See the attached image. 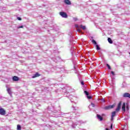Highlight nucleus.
<instances>
[{
  "instance_id": "1",
  "label": "nucleus",
  "mask_w": 130,
  "mask_h": 130,
  "mask_svg": "<svg viewBox=\"0 0 130 130\" xmlns=\"http://www.w3.org/2000/svg\"><path fill=\"white\" fill-rule=\"evenodd\" d=\"M59 15L61 16L62 18H68V14L64 12H60L59 13Z\"/></svg>"
},
{
  "instance_id": "2",
  "label": "nucleus",
  "mask_w": 130,
  "mask_h": 130,
  "mask_svg": "<svg viewBox=\"0 0 130 130\" xmlns=\"http://www.w3.org/2000/svg\"><path fill=\"white\" fill-rule=\"evenodd\" d=\"M114 105H109L108 106H106L104 107V109H105V110H109V109H112V108H114Z\"/></svg>"
},
{
  "instance_id": "3",
  "label": "nucleus",
  "mask_w": 130,
  "mask_h": 130,
  "mask_svg": "<svg viewBox=\"0 0 130 130\" xmlns=\"http://www.w3.org/2000/svg\"><path fill=\"white\" fill-rule=\"evenodd\" d=\"M53 60L55 62H57L58 61H60L61 60V59H60V57H59V56H57V57H55L54 58H53Z\"/></svg>"
},
{
  "instance_id": "4",
  "label": "nucleus",
  "mask_w": 130,
  "mask_h": 130,
  "mask_svg": "<svg viewBox=\"0 0 130 130\" xmlns=\"http://www.w3.org/2000/svg\"><path fill=\"white\" fill-rule=\"evenodd\" d=\"M0 115H6V110L3 108H0Z\"/></svg>"
},
{
  "instance_id": "5",
  "label": "nucleus",
  "mask_w": 130,
  "mask_h": 130,
  "mask_svg": "<svg viewBox=\"0 0 130 130\" xmlns=\"http://www.w3.org/2000/svg\"><path fill=\"white\" fill-rule=\"evenodd\" d=\"M7 88V91L8 93V94H9V95H10V96H12V88H11V87H9L8 86H6Z\"/></svg>"
},
{
  "instance_id": "6",
  "label": "nucleus",
  "mask_w": 130,
  "mask_h": 130,
  "mask_svg": "<svg viewBox=\"0 0 130 130\" xmlns=\"http://www.w3.org/2000/svg\"><path fill=\"white\" fill-rule=\"evenodd\" d=\"M120 108H121V102H120L118 104L117 108L116 109V111H119V110H120Z\"/></svg>"
},
{
  "instance_id": "7",
  "label": "nucleus",
  "mask_w": 130,
  "mask_h": 130,
  "mask_svg": "<svg viewBox=\"0 0 130 130\" xmlns=\"http://www.w3.org/2000/svg\"><path fill=\"white\" fill-rule=\"evenodd\" d=\"M123 97L124 98H129L130 99V94L128 92H125L123 94Z\"/></svg>"
},
{
  "instance_id": "8",
  "label": "nucleus",
  "mask_w": 130,
  "mask_h": 130,
  "mask_svg": "<svg viewBox=\"0 0 130 130\" xmlns=\"http://www.w3.org/2000/svg\"><path fill=\"white\" fill-rule=\"evenodd\" d=\"M12 80L14 82H17V81H19V78L18 77L15 76L12 77Z\"/></svg>"
},
{
  "instance_id": "9",
  "label": "nucleus",
  "mask_w": 130,
  "mask_h": 130,
  "mask_svg": "<svg viewBox=\"0 0 130 130\" xmlns=\"http://www.w3.org/2000/svg\"><path fill=\"white\" fill-rule=\"evenodd\" d=\"M58 70L60 71V73H67V71H66V69L63 68H59Z\"/></svg>"
},
{
  "instance_id": "10",
  "label": "nucleus",
  "mask_w": 130,
  "mask_h": 130,
  "mask_svg": "<svg viewBox=\"0 0 130 130\" xmlns=\"http://www.w3.org/2000/svg\"><path fill=\"white\" fill-rule=\"evenodd\" d=\"M37 77H40V74L37 72L35 74H34L32 76V79H34L35 78H37Z\"/></svg>"
},
{
  "instance_id": "11",
  "label": "nucleus",
  "mask_w": 130,
  "mask_h": 130,
  "mask_svg": "<svg viewBox=\"0 0 130 130\" xmlns=\"http://www.w3.org/2000/svg\"><path fill=\"white\" fill-rule=\"evenodd\" d=\"M115 115H116V112L114 111L112 113V115H111V121H112V120H113V118L114 117V116H115Z\"/></svg>"
},
{
  "instance_id": "12",
  "label": "nucleus",
  "mask_w": 130,
  "mask_h": 130,
  "mask_svg": "<svg viewBox=\"0 0 130 130\" xmlns=\"http://www.w3.org/2000/svg\"><path fill=\"white\" fill-rule=\"evenodd\" d=\"M64 3L66 5H72V3L70 2V0H64Z\"/></svg>"
},
{
  "instance_id": "13",
  "label": "nucleus",
  "mask_w": 130,
  "mask_h": 130,
  "mask_svg": "<svg viewBox=\"0 0 130 130\" xmlns=\"http://www.w3.org/2000/svg\"><path fill=\"white\" fill-rule=\"evenodd\" d=\"M96 116H97L98 119H99L100 121H102V120H103V117H102L100 115L97 114Z\"/></svg>"
},
{
  "instance_id": "14",
  "label": "nucleus",
  "mask_w": 130,
  "mask_h": 130,
  "mask_svg": "<svg viewBox=\"0 0 130 130\" xmlns=\"http://www.w3.org/2000/svg\"><path fill=\"white\" fill-rule=\"evenodd\" d=\"M122 110L123 112H125V103H123L122 106Z\"/></svg>"
},
{
  "instance_id": "15",
  "label": "nucleus",
  "mask_w": 130,
  "mask_h": 130,
  "mask_svg": "<svg viewBox=\"0 0 130 130\" xmlns=\"http://www.w3.org/2000/svg\"><path fill=\"white\" fill-rule=\"evenodd\" d=\"M108 41L110 44H112L113 43V41H112V40H111V38H108Z\"/></svg>"
},
{
  "instance_id": "16",
  "label": "nucleus",
  "mask_w": 130,
  "mask_h": 130,
  "mask_svg": "<svg viewBox=\"0 0 130 130\" xmlns=\"http://www.w3.org/2000/svg\"><path fill=\"white\" fill-rule=\"evenodd\" d=\"M80 28H81V29H83V30H86V26H83L82 25H79Z\"/></svg>"
},
{
  "instance_id": "17",
  "label": "nucleus",
  "mask_w": 130,
  "mask_h": 130,
  "mask_svg": "<svg viewBox=\"0 0 130 130\" xmlns=\"http://www.w3.org/2000/svg\"><path fill=\"white\" fill-rule=\"evenodd\" d=\"M77 124H80L77 123V122L75 123H73V124H72V127H73V128H75L76 127V126H77Z\"/></svg>"
},
{
  "instance_id": "18",
  "label": "nucleus",
  "mask_w": 130,
  "mask_h": 130,
  "mask_svg": "<svg viewBox=\"0 0 130 130\" xmlns=\"http://www.w3.org/2000/svg\"><path fill=\"white\" fill-rule=\"evenodd\" d=\"M92 43L94 44V45H97V42L95 41L94 40H92Z\"/></svg>"
},
{
  "instance_id": "19",
  "label": "nucleus",
  "mask_w": 130,
  "mask_h": 130,
  "mask_svg": "<svg viewBox=\"0 0 130 130\" xmlns=\"http://www.w3.org/2000/svg\"><path fill=\"white\" fill-rule=\"evenodd\" d=\"M72 107L73 108V110H79V107H78L73 106Z\"/></svg>"
},
{
  "instance_id": "20",
  "label": "nucleus",
  "mask_w": 130,
  "mask_h": 130,
  "mask_svg": "<svg viewBox=\"0 0 130 130\" xmlns=\"http://www.w3.org/2000/svg\"><path fill=\"white\" fill-rule=\"evenodd\" d=\"M96 50H100V49H101V48H100V47H99V45H96Z\"/></svg>"
},
{
  "instance_id": "21",
  "label": "nucleus",
  "mask_w": 130,
  "mask_h": 130,
  "mask_svg": "<svg viewBox=\"0 0 130 130\" xmlns=\"http://www.w3.org/2000/svg\"><path fill=\"white\" fill-rule=\"evenodd\" d=\"M84 93L85 94V95L86 96H89V92L88 91H87V90L84 91Z\"/></svg>"
},
{
  "instance_id": "22",
  "label": "nucleus",
  "mask_w": 130,
  "mask_h": 130,
  "mask_svg": "<svg viewBox=\"0 0 130 130\" xmlns=\"http://www.w3.org/2000/svg\"><path fill=\"white\" fill-rule=\"evenodd\" d=\"M17 130H21V125H17Z\"/></svg>"
},
{
  "instance_id": "23",
  "label": "nucleus",
  "mask_w": 130,
  "mask_h": 130,
  "mask_svg": "<svg viewBox=\"0 0 130 130\" xmlns=\"http://www.w3.org/2000/svg\"><path fill=\"white\" fill-rule=\"evenodd\" d=\"M107 67L108 70H111V67H110V66L109 65V64H107Z\"/></svg>"
},
{
  "instance_id": "24",
  "label": "nucleus",
  "mask_w": 130,
  "mask_h": 130,
  "mask_svg": "<svg viewBox=\"0 0 130 130\" xmlns=\"http://www.w3.org/2000/svg\"><path fill=\"white\" fill-rule=\"evenodd\" d=\"M73 20H74V21H75V22H76V21H78V18H77L76 17H74Z\"/></svg>"
},
{
  "instance_id": "25",
  "label": "nucleus",
  "mask_w": 130,
  "mask_h": 130,
  "mask_svg": "<svg viewBox=\"0 0 130 130\" xmlns=\"http://www.w3.org/2000/svg\"><path fill=\"white\" fill-rule=\"evenodd\" d=\"M23 27L24 26L23 25H20L17 27L18 29H20V28H23Z\"/></svg>"
},
{
  "instance_id": "26",
  "label": "nucleus",
  "mask_w": 130,
  "mask_h": 130,
  "mask_svg": "<svg viewBox=\"0 0 130 130\" xmlns=\"http://www.w3.org/2000/svg\"><path fill=\"white\" fill-rule=\"evenodd\" d=\"M72 44H76V41H74L73 42H70Z\"/></svg>"
},
{
  "instance_id": "27",
  "label": "nucleus",
  "mask_w": 130,
  "mask_h": 130,
  "mask_svg": "<svg viewBox=\"0 0 130 130\" xmlns=\"http://www.w3.org/2000/svg\"><path fill=\"white\" fill-rule=\"evenodd\" d=\"M87 98L88 99H92V96H91L87 95Z\"/></svg>"
},
{
  "instance_id": "28",
  "label": "nucleus",
  "mask_w": 130,
  "mask_h": 130,
  "mask_svg": "<svg viewBox=\"0 0 130 130\" xmlns=\"http://www.w3.org/2000/svg\"><path fill=\"white\" fill-rule=\"evenodd\" d=\"M100 100L101 101H102V102H105V99H101Z\"/></svg>"
},
{
  "instance_id": "29",
  "label": "nucleus",
  "mask_w": 130,
  "mask_h": 130,
  "mask_svg": "<svg viewBox=\"0 0 130 130\" xmlns=\"http://www.w3.org/2000/svg\"><path fill=\"white\" fill-rule=\"evenodd\" d=\"M17 20L19 21H21L22 20V18L21 17H17Z\"/></svg>"
},
{
  "instance_id": "30",
  "label": "nucleus",
  "mask_w": 130,
  "mask_h": 130,
  "mask_svg": "<svg viewBox=\"0 0 130 130\" xmlns=\"http://www.w3.org/2000/svg\"><path fill=\"white\" fill-rule=\"evenodd\" d=\"M75 27H76V28H80V26L78 24H76Z\"/></svg>"
},
{
  "instance_id": "31",
  "label": "nucleus",
  "mask_w": 130,
  "mask_h": 130,
  "mask_svg": "<svg viewBox=\"0 0 130 130\" xmlns=\"http://www.w3.org/2000/svg\"><path fill=\"white\" fill-rule=\"evenodd\" d=\"M81 85H85V83L84 82V81H81Z\"/></svg>"
},
{
  "instance_id": "32",
  "label": "nucleus",
  "mask_w": 130,
  "mask_h": 130,
  "mask_svg": "<svg viewBox=\"0 0 130 130\" xmlns=\"http://www.w3.org/2000/svg\"><path fill=\"white\" fill-rule=\"evenodd\" d=\"M78 123H83V122L82 121V120H80L78 121Z\"/></svg>"
},
{
  "instance_id": "33",
  "label": "nucleus",
  "mask_w": 130,
  "mask_h": 130,
  "mask_svg": "<svg viewBox=\"0 0 130 130\" xmlns=\"http://www.w3.org/2000/svg\"><path fill=\"white\" fill-rule=\"evenodd\" d=\"M112 126H113V124L111 123V126H110L111 129H112Z\"/></svg>"
},
{
  "instance_id": "34",
  "label": "nucleus",
  "mask_w": 130,
  "mask_h": 130,
  "mask_svg": "<svg viewBox=\"0 0 130 130\" xmlns=\"http://www.w3.org/2000/svg\"><path fill=\"white\" fill-rule=\"evenodd\" d=\"M111 74H112L113 76H114V75H115L114 72H113V71H111Z\"/></svg>"
},
{
  "instance_id": "35",
  "label": "nucleus",
  "mask_w": 130,
  "mask_h": 130,
  "mask_svg": "<svg viewBox=\"0 0 130 130\" xmlns=\"http://www.w3.org/2000/svg\"><path fill=\"white\" fill-rule=\"evenodd\" d=\"M91 105L92 107H95V104H94V103H91Z\"/></svg>"
},
{
  "instance_id": "36",
  "label": "nucleus",
  "mask_w": 130,
  "mask_h": 130,
  "mask_svg": "<svg viewBox=\"0 0 130 130\" xmlns=\"http://www.w3.org/2000/svg\"><path fill=\"white\" fill-rule=\"evenodd\" d=\"M126 108L127 110H128V109H129L128 106H126Z\"/></svg>"
},
{
  "instance_id": "37",
  "label": "nucleus",
  "mask_w": 130,
  "mask_h": 130,
  "mask_svg": "<svg viewBox=\"0 0 130 130\" xmlns=\"http://www.w3.org/2000/svg\"><path fill=\"white\" fill-rule=\"evenodd\" d=\"M77 31H78V32H81V29H77Z\"/></svg>"
},
{
  "instance_id": "38",
  "label": "nucleus",
  "mask_w": 130,
  "mask_h": 130,
  "mask_svg": "<svg viewBox=\"0 0 130 130\" xmlns=\"http://www.w3.org/2000/svg\"><path fill=\"white\" fill-rule=\"evenodd\" d=\"M106 130H109L108 128H106Z\"/></svg>"
},
{
  "instance_id": "39",
  "label": "nucleus",
  "mask_w": 130,
  "mask_h": 130,
  "mask_svg": "<svg viewBox=\"0 0 130 130\" xmlns=\"http://www.w3.org/2000/svg\"><path fill=\"white\" fill-rule=\"evenodd\" d=\"M54 113H56V111H55V112H54Z\"/></svg>"
}]
</instances>
